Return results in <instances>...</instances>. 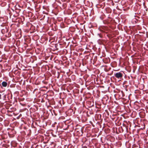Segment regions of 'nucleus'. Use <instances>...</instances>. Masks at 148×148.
Returning <instances> with one entry per match:
<instances>
[{
  "mask_svg": "<svg viewBox=\"0 0 148 148\" xmlns=\"http://www.w3.org/2000/svg\"><path fill=\"white\" fill-rule=\"evenodd\" d=\"M124 73L121 72H119L114 73V76L119 79H122L123 75Z\"/></svg>",
  "mask_w": 148,
  "mask_h": 148,
  "instance_id": "1",
  "label": "nucleus"
},
{
  "mask_svg": "<svg viewBox=\"0 0 148 148\" xmlns=\"http://www.w3.org/2000/svg\"><path fill=\"white\" fill-rule=\"evenodd\" d=\"M2 86L3 87H6L7 85V83L6 82L3 81L2 83Z\"/></svg>",
  "mask_w": 148,
  "mask_h": 148,
  "instance_id": "2",
  "label": "nucleus"
},
{
  "mask_svg": "<svg viewBox=\"0 0 148 148\" xmlns=\"http://www.w3.org/2000/svg\"><path fill=\"white\" fill-rule=\"evenodd\" d=\"M97 35L99 36V37L100 38H102V36L101 34L100 33H98L97 34Z\"/></svg>",
  "mask_w": 148,
  "mask_h": 148,
  "instance_id": "3",
  "label": "nucleus"
},
{
  "mask_svg": "<svg viewBox=\"0 0 148 148\" xmlns=\"http://www.w3.org/2000/svg\"><path fill=\"white\" fill-rule=\"evenodd\" d=\"M99 30H100L101 32H104V31H103V30H102L101 29H99Z\"/></svg>",
  "mask_w": 148,
  "mask_h": 148,
  "instance_id": "4",
  "label": "nucleus"
},
{
  "mask_svg": "<svg viewBox=\"0 0 148 148\" xmlns=\"http://www.w3.org/2000/svg\"><path fill=\"white\" fill-rule=\"evenodd\" d=\"M1 94H0V99H1Z\"/></svg>",
  "mask_w": 148,
  "mask_h": 148,
  "instance_id": "5",
  "label": "nucleus"
},
{
  "mask_svg": "<svg viewBox=\"0 0 148 148\" xmlns=\"http://www.w3.org/2000/svg\"><path fill=\"white\" fill-rule=\"evenodd\" d=\"M118 1H115V2H118Z\"/></svg>",
  "mask_w": 148,
  "mask_h": 148,
  "instance_id": "6",
  "label": "nucleus"
},
{
  "mask_svg": "<svg viewBox=\"0 0 148 148\" xmlns=\"http://www.w3.org/2000/svg\"><path fill=\"white\" fill-rule=\"evenodd\" d=\"M118 1H115V2H118Z\"/></svg>",
  "mask_w": 148,
  "mask_h": 148,
  "instance_id": "7",
  "label": "nucleus"
},
{
  "mask_svg": "<svg viewBox=\"0 0 148 148\" xmlns=\"http://www.w3.org/2000/svg\"><path fill=\"white\" fill-rule=\"evenodd\" d=\"M5 95H4V97H5Z\"/></svg>",
  "mask_w": 148,
  "mask_h": 148,
  "instance_id": "8",
  "label": "nucleus"
}]
</instances>
